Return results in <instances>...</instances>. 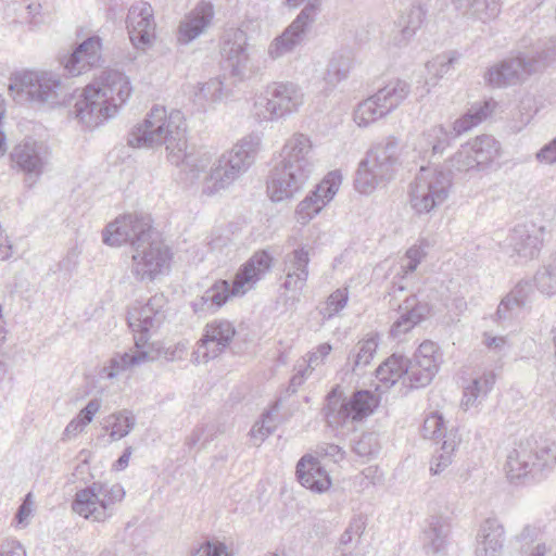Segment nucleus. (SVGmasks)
<instances>
[{
    "label": "nucleus",
    "mask_w": 556,
    "mask_h": 556,
    "mask_svg": "<svg viewBox=\"0 0 556 556\" xmlns=\"http://www.w3.org/2000/svg\"><path fill=\"white\" fill-rule=\"evenodd\" d=\"M433 306L428 301H421L416 294L407 296L399 306L401 316L393 323L390 336L394 339L407 333L416 325L425 320L431 313Z\"/></svg>",
    "instance_id": "bb28decb"
},
{
    "label": "nucleus",
    "mask_w": 556,
    "mask_h": 556,
    "mask_svg": "<svg viewBox=\"0 0 556 556\" xmlns=\"http://www.w3.org/2000/svg\"><path fill=\"white\" fill-rule=\"evenodd\" d=\"M504 526L496 518L485 519L476 536V556H501L505 543Z\"/></svg>",
    "instance_id": "cd10ccee"
},
{
    "label": "nucleus",
    "mask_w": 556,
    "mask_h": 556,
    "mask_svg": "<svg viewBox=\"0 0 556 556\" xmlns=\"http://www.w3.org/2000/svg\"><path fill=\"white\" fill-rule=\"evenodd\" d=\"M466 146L473 154L478 172L486 170L500 155V142L489 135L478 136Z\"/></svg>",
    "instance_id": "473e14b6"
},
{
    "label": "nucleus",
    "mask_w": 556,
    "mask_h": 556,
    "mask_svg": "<svg viewBox=\"0 0 556 556\" xmlns=\"http://www.w3.org/2000/svg\"><path fill=\"white\" fill-rule=\"evenodd\" d=\"M342 176L339 170L328 173L325 178L296 206L295 216L300 224L306 225L324 206L332 200Z\"/></svg>",
    "instance_id": "4be33fe9"
},
{
    "label": "nucleus",
    "mask_w": 556,
    "mask_h": 556,
    "mask_svg": "<svg viewBox=\"0 0 556 556\" xmlns=\"http://www.w3.org/2000/svg\"><path fill=\"white\" fill-rule=\"evenodd\" d=\"M353 451L361 457H370L379 452L378 437L374 432L363 433L355 441Z\"/></svg>",
    "instance_id": "864d4df0"
},
{
    "label": "nucleus",
    "mask_w": 556,
    "mask_h": 556,
    "mask_svg": "<svg viewBox=\"0 0 556 556\" xmlns=\"http://www.w3.org/2000/svg\"><path fill=\"white\" fill-rule=\"evenodd\" d=\"M352 67V60L349 55L334 53L329 61L325 80L327 84L337 85L348 78Z\"/></svg>",
    "instance_id": "a19ab883"
},
{
    "label": "nucleus",
    "mask_w": 556,
    "mask_h": 556,
    "mask_svg": "<svg viewBox=\"0 0 556 556\" xmlns=\"http://www.w3.org/2000/svg\"><path fill=\"white\" fill-rule=\"evenodd\" d=\"M79 252L71 249L66 255L59 262V270L64 274L65 278H70L78 266Z\"/></svg>",
    "instance_id": "bf43d9fd"
},
{
    "label": "nucleus",
    "mask_w": 556,
    "mask_h": 556,
    "mask_svg": "<svg viewBox=\"0 0 556 556\" xmlns=\"http://www.w3.org/2000/svg\"><path fill=\"white\" fill-rule=\"evenodd\" d=\"M476 160L471 151L467 149L466 144L450 159V168L456 172H473L478 170L475 164Z\"/></svg>",
    "instance_id": "3c124183"
},
{
    "label": "nucleus",
    "mask_w": 556,
    "mask_h": 556,
    "mask_svg": "<svg viewBox=\"0 0 556 556\" xmlns=\"http://www.w3.org/2000/svg\"><path fill=\"white\" fill-rule=\"evenodd\" d=\"M236 333L233 324L227 319H214L207 323L192 352L193 363H207L218 357L230 345Z\"/></svg>",
    "instance_id": "aec40b11"
},
{
    "label": "nucleus",
    "mask_w": 556,
    "mask_h": 556,
    "mask_svg": "<svg viewBox=\"0 0 556 556\" xmlns=\"http://www.w3.org/2000/svg\"><path fill=\"white\" fill-rule=\"evenodd\" d=\"M556 465V445L546 439H527L507 455L506 473L511 483L533 484L544 480Z\"/></svg>",
    "instance_id": "423d86ee"
},
{
    "label": "nucleus",
    "mask_w": 556,
    "mask_h": 556,
    "mask_svg": "<svg viewBox=\"0 0 556 556\" xmlns=\"http://www.w3.org/2000/svg\"><path fill=\"white\" fill-rule=\"evenodd\" d=\"M408 358L392 354L376 369V378L386 386H393L406 375Z\"/></svg>",
    "instance_id": "58836bf2"
},
{
    "label": "nucleus",
    "mask_w": 556,
    "mask_h": 556,
    "mask_svg": "<svg viewBox=\"0 0 556 556\" xmlns=\"http://www.w3.org/2000/svg\"><path fill=\"white\" fill-rule=\"evenodd\" d=\"M9 90L16 103L66 105L71 89L51 72L24 71L10 77Z\"/></svg>",
    "instance_id": "0eeeda50"
},
{
    "label": "nucleus",
    "mask_w": 556,
    "mask_h": 556,
    "mask_svg": "<svg viewBox=\"0 0 556 556\" xmlns=\"http://www.w3.org/2000/svg\"><path fill=\"white\" fill-rule=\"evenodd\" d=\"M149 354L143 350H137L132 353L124 352L122 354H116L110 359L109 366L103 368V374L106 378L113 379L121 371H124L135 365H141L147 362Z\"/></svg>",
    "instance_id": "ea45409f"
},
{
    "label": "nucleus",
    "mask_w": 556,
    "mask_h": 556,
    "mask_svg": "<svg viewBox=\"0 0 556 556\" xmlns=\"http://www.w3.org/2000/svg\"><path fill=\"white\" fill-rule=\"evenodd\" d=\"M127 143L132 148L165 144L168 161L182 167L191 179L198 178L210 163L205 153L199 156L188 152L186 124L181 113L174 112L166 116L163 108H153L143 123L128 134Z\"/></svg>",
    "instance_id": "f257e3e1"
},
{
    "label": "nucleus",
    "mask_w": 556,
    "mask_h": 556,
    "mask_svg": "<svg viewBox=\"0 0 556 556\" xmlns=\"http://www.w3.org/2000/svg\"><path fill=\"white\" fill-rule=\"evenodd\" d=\"M220 56L222 67L233 84L245 80L250 72L247 33L240 28L226 30L220 40Z\"/></svg>",
    "instance_id": "6ab92c4d"
},
{
    "label": "nucleus",
    "mask_w": 556,
    "mask_h": 556,
    "mask_svg": "<svg viewBox=\"0 0 556 556\" xmlns=\"http://www.w3.org/2000/svg\"><path fill=\"white\" fill-rule=\"evenodd\" d=\"M72 509L85 519H91L96 522H104V517H102L101 513L100 500L98 498L92 484L76 492L72 502Z\"/></svg>",
    "instance_id": "72a5a7b5"
},
{
    "label": "nucleus",
    "mask_w": 556,
    "mask_h": 556,
    "mask_svg": "<svg viewBox=\"0 0 556 556\" xmlns=\"http://www.w3.org/2000/svg\"><path fill=\"white\" fill-rule=\"evenodd\" d=\"M495 379L496 376L492 370L484 371L481 376L473 378L464 389L463 405L469 408L484 400L493 389Z\"/></svg>",
    "instance_id": "e433bc0d"
},
{
    "label": "nucleus",
    "mask_w": 556,
    "mask_h": 556,
    "mask_svg": "<svg viewBox=\"0 0 556 556\" xmlns=\"http://www.w3.org/2000/svg\"><path fill=\"white\" fill-rule=\"evenodd\" d=\"M452 188L450 172L421 167L410 186L409 203L418 215L428 214L442 205Z\"/></svg>",
    "instance_id": "f8f14e48"
},
{
    "label": "nucleus",
    "mask_w": 556,
    "mask_h": 556,
    "mask_svg": "<svg viewBox=\"0 0 556 556\" xmlns=\"http://www.w3.org/2000/svg\"><path fill=\"white\" fill-rule=\"evenodd\" d=\"M260 143L258 135L251 134L237 143L231 151L224 153L211 169L206 186L210 193L228 187L247 172L255 160Z\"/></svg>",
    "instance_id": "9d476101"
},
{
    "label": "nucleus",
    "mask_w": 556,
    "mask_h": 556,
    "mask_svg": "<svg viewBox=\"0 0 556 556\" xmlns=\"http://www.w3.org/2000/svg\"><path fill=\"white\" fill-rule=\"evenodd\" d=\"M378 404V397L371 391L358 390L346 399L339 386H336L326 395L321 413L327 426L339 430L350 421L363 420L375 412Z\"/></svg>",
    "instance_id": "1a4fd4ad"
},
{
    "label": "nucleus",
    "mask_w": 556,
    "mask_h": 556,
    "mask_svg": "<svg viewBox=\"0 0 556 556\" xmlns=\"http://www.w3.org/2000/svg\"><path fill=\"white\" fill-rule=\"evenodd\" d=\"M206 432V426L199 425L197 426L189 438L187 439V445L192 448L195 445H198L200 442H202V445H205L212 440V434L205 435Z\"/></svg>",
    "instance_id": "0e129e2a"
},
{
    "label": "nucleus",
    "mask_w": 556,
    "mask_h": 556,
    "mask_svg": "<svg viewBox=\"0 0 556 556\" xmlns=\"http://www.w3.org/2000/svg\"><path fill=\"white\" fill-rule=\"evenodd\" d=\"M452 188L450 172L421 167L410 186L409 203L418 215L428 214L442 205Z\"/></svg>",
    "instance_id": "9b49d317"
},
{
    "label": "nucleus",
    "mask_w": 556,
    "mask_h": 556,
    "mask_svg": "<svg viewBox=\"0 0 556 556\" xmlns=\"http://www.w3.org/2000/svg\"><path fill=\"white\" fill-rule=\"evenodd\" d=\"M303 104L300 87L290 81L268 85L255 102L257 114L265 121H278L296 112Z\"/></svg>",
    "instance_id": "a211bd4d"
},
{
    "label": "nucleus",
    "mask_w": 556,
    "mask_h": 556,
    "mask_svg": "<svg viewBox=\"0 0 556 556\" xmlns=\"http://www.w3.org/2000/svg\"><path fill=\"white\" fill-rule=\"evenodd\" d=\"M280 159L267 179V192L274 202L291 199L308 180L314 168L311 139L294 134L283 144Z\"/></svg>",
    "instance_id": "20e7f679"
},
{
    "label": "nucleus",
    "mask_w": 556,
    "mask_h": 556,
    "mask_svg": "<svg viewBox=\"0 0 556 556\" xmlns=\"http://www.w3.org/2000/svg\"><path fill=\"white\" fill-rule=\"evenodd\" d=\"M131 91L130 80L124 73L104 71L96 81L84 88L75 102L74 114L86 128L93 129L114 117Z\"/></svg>",
    "instance_id": "7ed1b4c3"
},
{
    "label": "nucleus",
    "mask_w": 556,
    "mask_h": 556,
    "mask_svg": "<svg viewBox=\"0 0 556 556\" xmlns=\"http://www.w3.org/2000/svg\"><path fill=\"white\" fill-rule=\"evenodd\" d=\"M273 265L271 255L261 250L255 252L241 265L231 283L228 280H216L203 294L190 302L192 313L204 318L218 312L232 296L243 295L252 288Z\"/></svg>",
    "instance_id": "39448f33"
},
{
    "label": "nucleus",
    "mask_w": 556,
    "mask_h": 556,
    "mask_svg": "<svg viewBox=\"0 0 556 556\" xmlns=\"http://www.w3.org/2000/svg\"><path fill=\"white\" fill-rule=\"evenodd\" d=\"M534 294L533 286L530 280H520L513 290L506 294L516 303L520 304L527 311L528 305L532 301Z\"/></svg>",
    "instance_id": "6e6d98bb"
},
{
    "label": "nucleus",
    "mask_w": 556,
    "mask_h": 556,
    "mask_svg": "<svg viewBox=\"0 0 556 556\" xmlns=\"http://www.w3.org/2000/svg\"><path fill=\"white\" fill-rule=\"evenodd\" d=\"M400 144L397 139L389 137L376 144L356 170L354 187L364 194L372 192L380 184L390 181L399 166Z\"/></svg>",
    "instance_id": "6e6552de"
},
{
    "label": "nucleus",
    "mask_w": 556,
    "mask_h": 556,
    "mask_svg": "<svg viewBox=\"0 0 556 556\" xmlns=\"http://www.w3.org/2000/svg\"><path fill=\"white\" fill-rule=\"evenodd\" d=\"M546 66L545 52H518L488 68L484 79L493 88H505L523 83Z\"/></svg>",
    "instance_id": "2eb2a0df"
},
{
    "label": "nucleus",
    "mask_w": 556,
    "mask_h": 556,
    "mask_svg": "<svg viewBox=\"0 0 556 556\" xmlns=\"http://www.w3.org/2000/svg\"><path fill=\"white\" fill-rule=\"evenodd\" d=\"M452 188L450 172L421 167L410 186L409 203L418 215L428 214L442 205Z\"/></svg>",
    "instance_id": "ddd939ff"
},
{
    "label": "nucleus",
    "mask_w": 556,
    "mask_h": 556,
    "mask_svg": "<svg viewBox=\"0 0 556 556\" xmlns=\"http://www.w3.org/2000/svg\"><path fill=\"white\" fill-rule=\"evenodd\" d=\"M305 2L306 4L291 24L270 42L268 55L271 59H279L293 52L301 46L320 12L321 0H283L288 8L293 9L299 8Z\"/></svg>",
    "instance_id": "dca6fc26"
},
{
    "label": "nucleus",
    "mask_w": 556,
    "mask_h": 556,
    "mask_svg": "<svg viewBox=\"0 0 556 556\" xmlns=\"http://www.w3.org/2000/svg\"><path fill=\"white\" fill-rule=\"evenodd\" d=\"M227 80L228 78L226 75H223L211 78L205 83H199L198 89L194 92V100L200 102H216L228 98L231 94L232 88L236 84H233V80H231V83H228ZM201 106H203V103H201Z\"/></svg>",
    "instance_id": "f704fd0d"
},
{
    "label": "nucleus",
    "mask_w": 556,
    "mask_h": 556,
    "mask_svg": "<svg viewBox=\"0 0 556 556\" xmlns=\"http://www.w3.org/2000/svg\"><path fill=\"white\" fill-rule=\"evenodd\" d=\"M455 448L456 442L454 439H445L442 441L440 452L433 455L430 463V472L432 475H440L452 464V456Z\"/></svg>",
    "instance_id": "a18cd8bd"
},
{
    "label": "nucleus",
    "mask_w": 556,
    "mask_h": 556,
    "mask_svg": "<svg viewBox=\"0 0 556 556\" xmlns=\"http://www.w3.org/2000/svg\"><path fill=\"white\" fill-rule=\"evenodd\" d=\"M526 313V309L511 300L509 296H504L500 302L494 320L498 324L511 323L515 319H519Z\"/></svg>",
    "instance_id": "49530a36"
},
{
    "label": "nucleus",
    "mask_w": 556,
    "mask_h": 556,
    "mask_svg": "<svg viewBox=\"0 0 556 556\" xmlns=\"http://www.w3.org/2000/svg\"><path fill=\"white\" fill-rule=\"evenodd\" d=\"M114 421L111 425L110 437L112 440H119L130 433L136 424L135 416L128 410L113 414Z\"/></svg>",
    "instance_id": "de8ad7c7"
},
{
    "label": "nucleus",
    "mask_w": 556,
    "mask_h": 556,
    "mask_svg": "<svg viewBox=\"0 0 556 556\" xmlns=\"http://www.w3.org/2000/svg\"><path fill=\"white\" fill-rule=\"evenodd\" d=\"M0 556H26V552L20 542L13 540L1 545Z\"/></svg>",
    "instance_id": "774afa93"
},
{
    "label": "nucleus",
    "mask_w": 556,
    "mask_h": 556,
    "mask_svg": "<svg viewBox=\"0 0 556 556\" xmlns=\"http://www.w3.org/2000/svg\"><path fill=\"white\" fill-rule=\"evenodd\" d=\"M152 236L150 216L127 214L105 227L102 240L110 247L129 243L135 251L131 256L132 275L140 281H152L170 258L168 250Z\"/></svg>",
    "instance_id": "f03ea898"
},
{
    "label": "nucleus",
    "mask_w": 556,
    "mask_h": 556,
    "mask_svg": "<svg viewBox=\"0 0 556 556\" xmlns=\"http://www.w3.org/2000/svg\"><path fill=\"white\" fill-rule=\"evenodd\" d=\"M427 15V9L418 4H413L408 10L406 16L402 17L401 25L402 35L405 39L413 37L418 28L422 25Z\"/></svg>",
    "instance_id": "79ce46f5"
},
{
    "label": "nucleus",
    "mask_w": 556,
    "mask_h": 556,
    "mask_svg": "<svg viewBox=\"0 0 556 556\" xmlns=\"http://www.w3.org/2000/svg\"><path fill=\"white\" fill-rule=\"evenodd\" d=\"M127 29L131 43L137 49H144L155 38L153 9L148 2H138L129 8Z\"/></svg>",
    "instance_id": "b1692460"
},
{
    "label": "nucleus",
    "mask_w": 556,
    "mask_h": 556,
    "mask_svg": "<svg viewBox=\"0 0 556 556\" xmlns=\"http://www.w3.org/2000/svg\"><path fill=\"white\" fill-rule=\"evenodd\" d=\"M286 264L288 270L281 287L287 291L302 290L308 277V251L304 247L293 250L288 254Z\"/></svg>",
    "instance_id": "2f4dec72"
},
{
    "label": "nucleus",
    "mask_w": 556,
    "mask_h": 556,
    "mask_svg": "<svg viewBox=\"0 0 556 556\" xmlns=\"http://www.w3.org/2000/svg\"><path fill=\"white\" fill-rule=\"evenodd\" d=\"M460 54L455 50L437 55L433 60L427 63L428 72L433 74L437 78H442L454 68V65L458 62Z\"/></svg>",
    "instance_id": "37998d69"
},
{
    "label": "nucleus",
    "mask_w": 556,
    "mask_h": 556,
    "mask_svg": "<svg viewBox=\"0 0 556 556\" xmlns=\"http://www.w3.org/2000/svg\"><path fill=\"white\" fill-rule=\"evenodd\" d=\"M409 85L395 79L380 88L375 94L358 103L354 111V121L358 126L366 127L395 110L408 96Z\"/></svg>",
    "instance_id": "f3484780"
},
{
    "label": "nucleus",
    "mask_w": 556,
    "mask_h": 556,
    "mask_svg": "<svg viewBox=\"0 0 556 556\" xmlns=\"http://www.w3.org/2000/svg\"><path fill=\"white\" fill-rule=\"evenodd\" d=\"M425 256L426 252L421 247H410L405 253L407 263L402 266L404 273H414Z\"/></svg>",
    "instance_id": "13d9d810"
},
{
    "label": "nucleus",
    "mask_w": 556,
    "mask_h": 556,
    "mask_svg": "<svg viewBox=\"0 0 556 556\" xmlns=\"http://www.w3.org/2000/svg\"><path fill=\"white\" fill-rule=\"evenodd\" d=\"M544 227L534 224L517 225L508 237V244L513 251L523 260H532L539 256L543 245Z\"/></svg>",
    "instance_id": "a878e982"
},
{
    "label": "nucleus",
    "mask_w": 556,
    "mask_h": 556,
    "mask_svg": "<svg viewBox=\"0 0 556 556\" xmlns=\"http://www.w3.org/2000/svg\"><path fill=\"white\" fill-rule=\"evenodd\" d=\"M365 529V522L362 518L353 519L345 531L342 533L340 538V545H348L353 541V538L356 535H361V533Z\"/></svg>",
    "instance_id": "680f3d73"
},
{
    "label": "nucleus",
    "mask_w": 556,
    "mask_h": 556,
    "mask_svg": "<svg viewBox=\"0 0 556 556\" xmlns=\"http://www.w3.org/2000/svg\"><path fill=\"white\" fill-rule=\"evenodd\" d=\"M492 108L493 103L491 101H484L482 104L476 103L466 114L454 122L452 130H447L442 125L425 130L418 141L420 153L442 154L450 147L452 140L485 119L491 114Z\"/></svg>",
    "instance_id": "4468645a"
},
{
    "label": "nucleus",
    "mask_w": 556,
    "mask_h": 556,
    "mask_svg": "<svg viewBox=\"0 0 556 556\" xmlns=\"http://www.w3.org/2000/svg\"><path fill=\"white\" fill-rule=\"evenodd\" d=\"M319 454L329 457L334 463L342 460L345 456V452L337 444L325 443L319 446Z\"/></svg>",
    "instance_id": "338daca9"
},
{
    "label": "nucleus",
    "mask_w": 556,
    "mask_h": 556,
    "mask_svg": "<svg viewBox=\"0 0 556 556\" xmlns=\"http://www.w3.org/2000/svg\"><path fill=\"white\" fill-rule=\"evenodd\" d=\"M192 556H231L225 543L220 541H205L192 553Z\"/></svg>",
    "instance_id": "4d7b16f0"
},
{
    "label": "nucleus",
    "mask_w": 556,
    "mask_h": 556,
    "mask_svg": "<svg viewBox=\"0 0 556 556\" xmlns=\"http://www.w3.org/2000/svg\"><path fill=\"white\" fill-rule=\"evenodd\" d=\"M213 17V4L201 1L180 23L177 36L178 41L187 45L195 39L211 24Z\"/></svg>",
    "instance_id": "c756f323"
},
{
    "label": "nucleus",
    "mask_w": 556,
    "mask_h": 556,
    "mask_svg": "<svg viewBox=\"0 0 556 556\" xmlns=\"http://www.w3.org/2000/svg\"><path fill=\"white\" fill-rule=\"evenodd\" d=\"M536 159L539 162L545 164L556 163V137L539 150Z\"/></svg>",
    "instance_id": "69168bd1"
},
{
    "label": "nucleus",
    "mask_w": 556,
    "mask_h": 556,
    "mask_svg": "<svg viewBox=\"0 0 556 556\" xmlns=\"http://www.w3.org/2000/svg\"><path fill=\"white\" fill-rule=\"evenodd\" d=\"M534 282L541 293L548 296L556 294V262L540 268L534 276Z\"/></svg>",
    "instance_id": "c03bdc74"
},
{
    "label": "nucleus",
    "mask_w": 556,
    "mask_h": 556,
    "mask_svg": "<svg viewBox=\"0 0 556 556\" xmlns=\"http://www.w3.org/2000/svg\"><path fill=\"white\" fill-rule=\"evenodd\" d=\"M12 163L27 176L38 178L48 160V151L42 142L31 138L18 143L11 152Z\"/></svg>",
    "instance_id": "393cba45"
},
{
    "label": "nucleus",
    "mask_w": 556,
    "mask_h": 556,
    "mask_svg": "<svg viewBox=\"0 0 556 556\" xmlns=\"http://www.w3.org/2000/svg\"><path fill=\"white\" fill-rule=\"evenodd\" d=\"M348 301V288H339L327 298L326 306L320 311V314L324 318L329 319L341 312L346 306Z\"/></svg>",
    "instance_id": "8fccbe9b"
},
{
    "label": "nucleus",
    "mask_w": 556,
    "mask_h": 556,
    "mask_svg": "<svg viewBox=\"0 0 556 556\" xmlns=\"http://www.w3.org/2000/svg\"><path fill=\"white\" fill-rule=\"evenodd\" d=\"M421 434L425 439H447L443 416L438 412L428 415L424 420Z\"/></svg>",
    "instance_id": "09e8293b"
},
{
    "label": "nucleus",
    "mask_w": 556,
    "mask_h": 556,
    "mask_svg": "<svg viewBox=\"0 0 556 556\" xmlns=\"http://www.w3.org/2000/svg\"><path fill=\"white\" fill-rule=\"evenodd\" d=\"M296 477L304 488L315 493H323L331 485V479L324 465L312 455H305L299 460Z\"/></svg>",
    "instance_id": "c85d7f7f"
},
{
    "label": "nucleus",
    "mask_w": 556,
    "mask_h": 556,
    "mask_svg": "<svg viewBox=\"0 0 556 556\" xmlns=\"http://www.w3.org/2000/svg\"><path fill=\"white\" fill-rule=\"evenodd\" d=\"M473 10L471 13L472 18L479 20L483 23H486L490 20L495 18L500 11L501 5L497 1H489V0H475Z\"/></svg>",
    "instance_id": "603ef678"
},
{
    "label": "nucleus",
    "mask_w": 556,
    "mask_h": 556,
    "mask_svg": "<svg viewBox=\"0 0 556 556\" xmlns=\"http://www.w3.org/2000/svg\"><path fill=\"white\" fill-rule=\"evenodd\" d=\"M311 370L312 369L305 366L304 364L299 365L296 372L291 377L289 381V384L286 390L287 393H296L298 389L305 382Z\"/></svg>",
    "instance_id": "e2e57ef3"
},
{
    "label": "nucleus",
    "mask_w": 556,
    "mask_h": 556,
    "mask_svg": "<svg viewBox=\"0 0 556 556\" xmlns=\"http://www.w3.org/2000/svg\"><path fill=\"white\" fill-rule=\"evenodd\" d=\"M164 305L165 298L162 294L154 295L143 306L129 313L127 320L135 332L134 340L138 349L147 344L149 332L159 328L165 319Z\"/></svg>",
    "instance_id": "412c9836"
},
{
    "label": "nucleus",
    "mask_w": 556,
    "mask_h": 556,
    "mask_svg": "<svg viewBox=\"0 0 556 556\" xmlns=\"http://www.w3.org/2000/svg\"><path fill=\"white\" fill-rule=\"evenodd\" d=\"M102 61V40L99 36H91L77 45L74 50L61 58L60 62L67 76L76 77L99 66Z\"/></svg>",
    "instance_id": "5701e85b"
},
{
    "label": "nucleus",
    "mask_w": 556,
    "mask_h": 556,
    "mask_svg": "<svg viewBox=\"0 0 556 556\" xmlns=\"http://www.w3.org/2000/svg\"><path fill=\"white\" fill-rule=\"evenodd\" d=\"M96 494L100 500L102 517L109 520L115 514V505L125 497V490L119 483L109 485L100 481L92 483Z\"/></svg>",
    "instance_id": "4c0bfd02"
},
{
    "label": "nucleus",
    "mask_w": 556,
    "mask_h": 556,
    "mask_svg": "<svg viewBox=\"0 0 556 556\" xmlns=\"http://www.w3.org/2000/svg\"><path fill=\"white\" fill-rule=\"evenodd\" d=\"M434 376L430 375V371L422 370L421 368L414 366L412 361H407V371L405 380L408 382V387L412 389H419L428 386Z\"/></svg>",
    "instance_id": "5fc2aeb1"
},
{
    "label": "nucleus",
    "mask_w": 556,
    "mask_h": 556,
    "mask_svg": "<svg viewBox=\"0 0 556 556\" xmlns=\"http://www.w3.org/2000/svg\"><path fill=\"white\" fill-rule=\"evenodd\" d=\"M331 350L332 348L329 343H321L317 346L316 351L307 354V359H304L303 364L313 369L314 366L324 363V359L330 354Z\"/></svg>",
    "instance_id": "052dcab7"
},
{
    "label": "nucleus",
    "mask_w": 556,
    "mask_h": 556,
    "mask_svg": "<svg viewBox=\"0 0 556 556\" xmlns=\"http://www.w3.org/2000/svg\"><path fill=\"white\" fill-rule=\"evenodd\" d=\"M379 340L380 336L378 332H370L350 351L348 361L353 372L370 364L377 352Z\"/></svg>",
    "instance_id": "c9c22d12"
},
{
    "label": "nucleus",
    "mask_w": 556,
    "mask_h": 556,
    "mask_svg": "<svg viewBox=\"0 0 556 556\" xmlns=\"http://www.w3.org/2000/svg\"><path fill=\"white\" fill-rule=\"evenodd\" d=\"M451 534V525L446 518L431 516L427 519L421 535L422 549L427 555H439L446 552Z\"/></svg>",
    "instance_id": "7c9ffc66"
}]
</instances>
